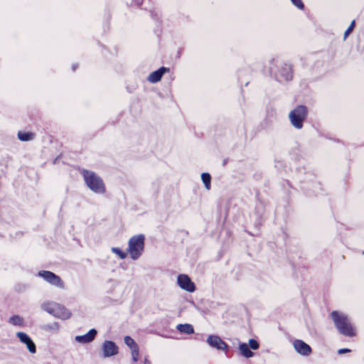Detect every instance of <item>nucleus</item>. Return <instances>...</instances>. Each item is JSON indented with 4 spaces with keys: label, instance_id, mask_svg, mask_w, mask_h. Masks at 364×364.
I'll list each match as a JSON object with an SVG mask.
<instances>
[{
    "label": "nucleus",
    "instance_id": "1",
    "mask_svg": "<svg viewBox=\"0 0 364 364\" xmlns=\"http://www.w3.org/2000/svg\"><path fill=\"white\" fill-rule=\"evenodd\" d=\"M269 71L279 82L290 81L293 78L292 68L290 64L279 62L272 58L269 62Z\"/></svg>",
    "mask_w": 364,
    "mask_h": 364
},
{
    "label": "nucleus",
    "instance_id": "2",
    "mask_svg": "<svg viewBox=\"0 0 364 364\" xmlns=\"http://www.w3.org/2000/svg\"><path fill=\"white\" fill-rule=\"evenodd\" d=\"M331 318L339 333L348 337L355 336V328L346 314L333 311L331 313Z\"/></svg>",
    "mask_w": 364,
    "mask_h": 364
},
{
    "label": "nucleus",
    "instance_id": "3",
    "mask_svg": "<svg viewBox=\"0 0 364 364\" xmlns=\"http://www.w3.org/2000/svg\"><path fill=\"white\" fill-rule=\"evenodd\" d=\"M81 174L85 184L90 191L96 194H103L106 191L105 185L102 178L94 171L82 169Z\"/></svg>",
    "mask_w": 364,
    "mask_h": 364
},
{
    "label": "nucleus",
    "instance_id": "4",
    "mask_svg": "<svg viewBox=\"0 0 364 364\" xmlns=\"http://www.w3.org/2000/svg\"><path fill=\"white\" fill-rule=\"evenodd\" d=\"M144 241L145 237L142 234L134 235L129 240L127 252L132 259H138L143 254Z\"/></svg>",
    "mask_w": 364,
    "mask_h": 364
},
{
    "label": "nucleus",
    "instance_id": "5",
    "mask_svg": "<svg viewBox=\"0 0 364 364\" xmlns=\"http://www.w3.org/2000/svg\"><path fill=\"white\" fill-rule=\"evenodd\" d=\"M41 308L43 311L62 320L68 319L72 315L71 311L65 306L53 301L43 303Z\"/></svg>",
    "mask_w": 364,
    "mask_h": 364
},
{
    "label": "nucleus",
    "instance_id": "6",
    "mask_svg": "<svg viewBox=\"0 0 364 364\" xmlns=\"http://www.w3.org/2000/svg\"><path fill=\"white\" fill-rule=\"evenodd\" d=\"M307 116V107L304 105H298L289 113V119L293 127L301 129Z\"/></svg>",
    "mask_w": 364,
    "mask_h": 364
},
{
    "label": "nucleus",
    "instance_id": "7",
    "mask_svg": "<svg viewBox=\"0 0 364 364\" xmlns=\"http://www.w3.org/2000/svg\"><path fill=\"white\" fill-rule=\"evenodd\" d=\"M37 276L43 278L46 282L52 286L60 289H64L65 287V284L62 279L58 275L50 271H39L37 274Z\"/></svg>",
    "mask_w": 364,
    "mask_h": 364
},
{
    "label": "nucleus",
    "instance_id": "8",
    "mask_svg": "<svg viewBox=\"0 0 364 364\" xmlns=\"http://www.w3.org/2000/svg\"><path fill=\"white\" fill-rule=\"evenodd\" d=\"M206 342L210 347L219 350H227L228 348V344L217 335L208 336Z\"/></svg>",
    "mask_w": 364,
    "mask_h": 364
},
{
    "label": "nucleus",
    "instance_id": "9",
    "mask_svg": "<svg viewBox=\"0 0 364 364\" xmlns=\"http://www.w3.org/2000/svg\"><path fill=\"white\" fill-rule=\"evenodd\" d=\"M177 283L182 289L188 292H193L196 290L194 283L186 274H179L177 278Z\"/></svg>",
    "mask_w": 364,
    "mask_h": 364
},
{
    "label": "nucleus",
    "instance_id": "10",
    "mask_svg": "<svg viewBox=\"0 0 364 364\" xmlns=\"http://www.w3.org/2000/svg\"><path fill=\"white\" fill-rule=\"evenodd\" d=\"M118 346L114 341H105L102 345V351L104 358L114 356L118 353Z\"/></svg>",
    "mask_w": 364,
    "mask_h": 364
},
{
    "label": "nucleus",
    "instance_id": "11",
    "mask_svg": "<svg viewBox=\"0 0 364 364\" xmlns=\"http://www.w3.org/2000/svg\"><path fill=\"white\" fill-rule=\"evenodd\" d=\"M16 336L18 338L19 341L25 344L27 347V349L31 353H36V346L31 337L24 332H17Z\"/></svg>",
    "mask_w": 364,
    "mask_h": 364
},
{
    "label": "nucleus",
    "instance_id": "12",
    "mask_svg": "<svg viewBox=\"0 0 364 364\" xmlns=\"http://www.w3.org/2000/svg\"><path fill=\"white\" fill-rule=\"evenodd\" d=\"M293 346L299 354L304 356H308L312 352L311 346L302 340L296 339L293 343Z\"/></svg>",
    "mask_w": 364,
    "mask_h": 364
},
{
    "label": "nucleus",
    "instance_id": "13",
    "mask_svg": "<svg viewBox=\"0 0 364 364\" xmlns=\"http://www.w3.org/2000/svg\"><path fill=\"white\" fill-rule=\"evenodd\" d=\"M169 72V68L166 67H161L158 70L152 72L147 77V80L151 83H156L159 82L163 75Z\"/></svg>",
    "mask_w": 364,
    "mask_h": 364
},
{
    "label": "nucleus",
    "instance_id": "14",
    "mask_svg": "<svg viewBox=\"0 0 364 364\" xmlns=\"http://www.w3.org/2000/svg\"><path fill=\"white\" fill-rule=\"evenodd\" d=\"M97 331L95 328L90 329L87 333L82 336H76L75 341L80 343H91L95 338Z\"/></svg>",
    "mask_w": 364,
    "mask_h": 364
},
{
    "label": "nucleus",
    "instance_id": "15",
    "mask_svg": "<svg viewBox=\"0 0 364 364\" xmlns=\"http://www.w3.org/2000/svg\"><path fill=\"white\" fill-rule=\"evenodd\" d=\"M238 348L240 354L246 358H252L255 355L246 343H240Z\"/></svg>",
    "mask_w": 364,
    "mask_h": 364
},
{
    "label": "nucleus",
    "instance_id": "16",
    "mask_svg": "<svg viewBox=\"0 0 364 364\" xmlns=\"http://www.w3.org/2000/svg\"><path fill=\"white\" fill-rule=\"evenodd\" d=\"M176 329L183 333H186L188 335L192 334L194 333L193 326L189 323H180L176 326Z\"/></svg>",
    "mask_w": 364,
    "mask_h": 364
},
{
    "label": "nucleus",
    "instance_id": "17",
    "mask_svg": "<svg viewBox=\"0 0 364 364\" xmlns=\"http://www.w3.org/2000/svg\"><path fill=\"white\" fill-rule=\"evenodd\" d=\"M18 139L21 141H32L35 138V134L33 132H18Z\"/></svg>",
    "mask_w": 364,
    "mask_h": 364
},
{
    "label": "nucleus",
    "instance_id": "18",
    "mask_svg": "<svg viewBox=\"0 0 364 364\" xmlns=\"http://www.w3.org/2000/svg\"><path fill=\"white\" fill-rule=\"evenodd\" d=\"M9 323L16 326H23L24 324L23 318L18 315H14L9 319Z\"/></svg>",
    "mask_w": 364,
    "mask_h": 364
},
{
    "label": "nucleus",
    "instance_id": "19",
    "mask_svg": "<svg viewBox=\"0 0 364 364\" xmlns=\"http://www.w3.org/2000/svg\"><path fill=\"white\" fill-rule=\"evenodd\" d=\"M201 180L207 190L210 189L211 186V176L208 173H203L201 174Z\"/></svg>",
    "mask_w": 364,
    "mask_h": 364
},
{
    "label": "nucleus",
    "instance_id": "20",
    "mask_svg": "<svg viewBox=\"0 0 364 364\" xmlns=\"http://www.w3.org/2000/svg\"><path fill=\"white\" fill-rule=\"evenodd\" d=\"M124 343L130 348V350L138 347V345L134 340L129 336H126L124 338Z\"/></svg>",
    "mask_w": 364,
    "mask_h": 364
},
{
    "label": "nucleus",
    "instance_id": "21",
    "mask_svg": "<svg viewBox=\"0 0 364 364\" xmlns=\"http://www.w3.org/2000/svg\"><path fill=\"white\" fill-rule=\"evenodd\" d=\"M111 251L116 254L117 255L119 256V257L122 259H124L127 257V253L124 252V251H122L120 248L119 247H113L111 248Z\"/></svg>",
    "mask_w": 364,
    "mask_h": 364
},
{
    "label": "nucleus",
    "instance_id": "22",
    "mask_svg": "<svg viewBox=\"0 0 364 364\" xmlns=\"http://www.w3.org/2000/svg\"><path fill=\"white\" fill-rule=\"evenodd\" d=\"M59 323L58 322H54L53 323H49L45 326L44 329L46 331H57L59 329Z\"/></svg>",
    "mask_w": 364,
    "mask_h": 364
},
{
    "label": "nucleus",
    "instance_id": "23",
    "mask_svg": "<svg viewBox=\"0 0 364 364\" xmlns=\"http://www.w3.org/2000/svg\"><path fill=\"white\" fill-rule=\"evenodd\" d=\"M247 345L251 350H257L259 347L258 341L253 338L249 340V343Z\"/></svg>",
    "mask_w": 364,
    "mask_h": 364
},
{
    "label": "nucleus",
    "instance_id": "24",
    "mask_svg": "<svg viewBox=\"0 0 364 364\" xmlns=\"http://www.w3.org/2000/svg\"><path fill=\"white\" fill-rule=\"evenodd\" d=\"M355 27V21L353 20L350 26H348V28L346 30V31L344 32V35H343V40L345 41L347 37L350 35V33L353 31V28Z\"/></svg>",
    "mask_w": 364,
    "mask_h": 364
},
{
    "label": "nucleus",
    "instance_id": "25",
    "mask_svg": "<svg viewBox=\"0 0 364 364\" xmlns=\"http://www.w3.org/2000/svg\"><path fill=\"white\" fill-rule=\"evenodd\" d=\"M131 353H132V360L134 363L137 362L138 359H139V347L132 349Z\"/></svg>",
    "mask_w": 364,
    "mask_h": 364
},
{
    "label": "nucleus",
    "instance_id": "26",
    "mask_svg": "<svg viewBox=\"0 0 364 364\" xmlns=\"http://www.w3.org/2000/svg\"><path fill=\"white\" fill-rule=\"evenodd\" d=\"M291 4L298 9L304 10V4L301 0H290Z\"/></svg>",
    "mask_w": 364,
    "mask_h": 364
},
{
    "label": "nucleus",
    "instance_id": "27",
    "mask_svg": "<svg viewBox=\"0 0 364 364\" xmlns=\"http://www.w3.org/2000/svg\"><path fill=\"white\" fill-rule=\"evenodd\" d=\"M348 352H350V350L349 348H341L338 350V354H343Z\"/></svg>",
    "mask_w": 364,
    "mask_h": 364
},
{
    "label": "nucleus",
    "instance_id": "28",
    "mask_svg": "<svg viewBox=\"0 0 364 364\" xmlns=\"http://www.w3.org/2000/svg\"><path fill=\"white\" fill-rule=\"evenodd\" d=\"M144 364H151V361L147 358H145L144 360Z\"/></svg>",
    "mask_w": 364,
    "mask_h": 364
},
{
    "label": "nucleus",
    "instance_id": "29",
    "mask_svg": "<svg viewBox=\"0 0 364 364\" xmlns=\"http://www.w3.org/2000/svg\"><path fill=\"white\" fill-rule=\"evenodd\" d=\"M76 68H77V65H73V70H75Z\"/></svg>",
    "mask_w": 364,
    "mask_h": 364
}]
</instances>
